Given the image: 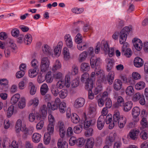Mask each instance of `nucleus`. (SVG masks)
<instances>
[{
	"mask_svg": "<svg viewBox=\"0 0 148 148\" xmlns=\"http://www.w3.org/2000/svg\"><path fill=\"white\" fill-rule=\"evenodd\" d=\"M53 76L55 79H61L63 77V75L62 73L59 72H56L53 73Z\"/></svg>",
	"mask_w": 148,
	"mask_h": 148,
	"instance_id": "obj_44",
	"label": "nucleus"
},
{
	"mask_svg": "<svg viewBox=\"0 0 148 148\" xmlns=\"http://www.w3.org/2000/svg\"><path fill=\"white\" fill-rule=\"evenodd\" d=\"M59 109L60 112L62 113L65 112L66 109V103L64 102H61L59 106Z\"/></svg>",
	"mask_w": 148,
	"mask_h": 148,
	"instance_id": "obj_48",
	"label": "nucleus"
},
{
	"mask_svg": "<svg viewBox=\"0 0 148 148\" xmlns=\"http://www.w3.org/2000/svg\"><path fill=\"white\" fill-rule=\"evenodd\" d=\"M83 24V22L82 21H78L76 22H74L73 23V26H74L75 31V32H77L79 30V28H78L75 29V27H79L81 25Z\"/></svg>",
	"mask_w": 148,
	"mask_h": 148,
	"instance_id": "obj_49",
	"label": "nucleus"
},
{
	"mask_svg": "<svg viewBox=\"0 0 148 148\" xmlns=\"http://www.w3.org/2000/svg\"><path fill=\"white\" fill-rule=\"evenodd\" d=\"M41 137L40 134L37 133H34L32 136V141L34 143H38L40 141Z\"/></svg>",
	"mask_w": 148,
	"mask_h": 148,
	"instance_id": "obj_15",
	"label": "nucleus"
},
{
	"mask_svg": "<svg viewBox=\"0 0 148 148\" xmlns=\"http://www.w3.org/2000/svg\"><path fill=\"white\" fill-rule=\"evenodd\" d=\"M29 89L31 95H34L36 91V88L32 82H30L29 84Z\"/></svg>",
	"mask_w": 148,
	"mask_h": 148,
	"instance_id": "obj_20",
	"label": "nucleus"
},
{
	"mask_svg": "<svg viewBox=\"0 0 148 148\" xmlns=\"http://www.w3.org/2000/svg\"><path fill=\"white\" fill-rule=\"evenodd\" d=\"M90 69V66L89 64L88 63H82L80 66L81 70L83 72L88 71Z\"/></svg>",
	"mask_w": 148,
	"mask_h": 148,
	"instance_id": "obj_31",
	"label": "nucleus"
},
{
	"mask_svg": "<svg viewBox=\"0 0 148 148\" xmlns=\"http://www.w3.org/2000/svg\"><path fill=\"white\" fill-rule=\"evenodd\" d=\"M40 113L42 116H45L47 114V107L46 105H43L40 108Z\"/></svg>",
	"mask_w": 148,
	"mask_h": 148,
	"instance_id": "obj_53",
	"label": "nucleus"
},
{
	"mask_svg": "<svg viewBox=\"0 0 148 148\" xmlns=\"http://www.w3.org/2000/svg\"><path fill=\"white\" fill-rule=\"evenodd\" d=\"M53 124H49L47 127V132L49 134H52L54 130V126Z\"/></svg>",
	"mask_w": 148,
	"mask_h": 148,
	"instance_id": "obj_50",
	"label": "nucleus"
},
{
	"mask_svg": "<svg viewBox=\"0 0 148 148\" xmlns=\"http://www.w3.org/2000/svg\"><path fill=\"white\" fill-rule=\"evenodd\" d=\"M139 131L138 130L133 129L131 130L128 135V136L133 140H136L138 138V137Z\"/></svg>",
	"mask_w": 148,
	"mask_h": 148,
	"instance_id": "obj_5",
	"label": "nucleus"
},
{
	"mask_svg": "<svg viewBox=\"0 0 148 148\" xmlns=\"http://www.w3.org/2000/svg\"><path fill=\"white\" fill-rule=\"evenodd\" d=\"M122 82L121 80L119 79H115L113 84V88L116 90H119L122 87Z\"/></svg>",
	"mask_w": 148,
	"mask_h": 148,
	"instance_id": "obj_12",
	"label": "nucleus"
},
{
	"mask_svg": "<svg viewBox=\"0 0 148 148\" xmlns=\"http://www.w3.org/2000/svg\"><path fill=\"white\" fill-rule=\"evenodd\" d=\"M124 100L123 98L121 96H119L117 98V101L114 106L116 107H118L122 106L124 103Z\"/></svg>",
	"mask_w": 148,
	"mask_h": 148,
	"instance_id": "obj_27",
	"label": "nucleus"
},
{
	"mask_svg": "<svg viewBox=\"0 0 148 148\" xmlns=\"http://www.w3.org/2000/svg\"><path fill=\"white\" fill-rule=\"evenodd\" d=\"M39 100L37 97H36L30 100L28 102L27 105L28 106L32 105L34 107L36 108L39 103Z\"/></svg>",
	"mask_w": 148,
	"mask_h": 148,
	"instance_id": "obj_14",
	"label": "nucleus"
},
{
	"mask_svg": "<svg viewBox=\"0 0 148 148\" xmlns=\"http://www.w3.org/2000/svg\"><path fill=\"white\" fill-rule=\"evenodd\" d=\"M51 134L49 133H47L45 134L44 137V141L45 144H48L49 143L51 140Z\"/></svg>",
	"mask_w": 148,
	"mask_h": 148,
	"instance_id": "obj_45",
	"label": "nucleus"
},
{
	"mask_svg": "<svg viewBox=\"0 0 148 148\" xmlns=\"http://www.w3.org/2000/svg\"><path fill=\"white\" fill-rule=\"evenodd\" d=\"M23 126H22V121L20 119H18L16 123L15 126L16 131V132L18 133L20 132L21 128Z\"/></svg>",
	"mask_w": 148,
	"mask_h": 148,
	"instance_id": "obj_38",
	"label": "nucleus"
},
{
	"mask_svg": "<svg viewBox=\"0 0 148 148\" xmlns=\"http://www.w3.org/2000/svg\"><path fill=\"white\" fill-rule=\"evenodd\" d=\"M127 122L126 117L123 116H121L120 119L117 122L118 126L120 128H123L125 126Z\"/></svg>",
	"mask_w": 148,
	"mask_h": 148,
	"instance_id": "obj_17",
	"label": "nucleus"
},
{
	"mask_svg": "<svg viewBox=\"0 0 148 148\" xmlns=\"http://www.w3.org/2000/svg\"><path fill=\"white\" fill-rule=\"evenodd\" d=\"M85 139L83 138H80L77 140L76 144L79 147H82L84 144Z\"/></svg>",
	"mask_w": 148,
	"mask_h": 148,
	"instance_id": "obj_52",
	"label": "nucleus"
},
{
	"mask_svg": "<svg viewBox=\"0 0 148 148\" xmlns=\"http://www.w3.org/2000/svg\"><path fill=\"white\" fill-rule=\"evenodd\" d=\"M101 48L106 53L108 51L109 48L108 42L106 41H102L101 42Z\"/></svg>",
	"mask_w": 148,
	"mask_h": 148,
	"instance_id": "obj_39",
	"label": "nucleus"
},
{
	"mask_svg": "<svg viewBox=\"0 0 148 148\" xmlns=\"http://www.w3.org/2000/svg\"><path fill=\"white\" fill-rule=\"evenodd\" d=\"M125 93L126 94L129 96H131L134 93V90L132 86H128L126 89Z\"/></svg>",
	"mask_w": 148,
	"mask_h": 148,
	"instance_id": "obj_37",
	"label": "nucleus"
},
{
	"mask_svg": "<svg viewBox=\"0 0 148 148\" xmlns=\"http://www.w3.org/2000/svg\"><path fill=\"white\" fill-rule=\"evenodd\" d=\"M57 125L59 128V133L60 137H64L65 134V130L63 122L59 121L58 122Z\"/></svg>",
	"mask_w": 148,
	"mask_h": 148,
	"instance_id": "obj_6",
	"label": "nucleus"
},
{
	"mask_svg": "<svg viewBox=\"0 0 148 148\" xmlns=\"http://www.w3.org/2000/svg\"><path fill=\"white\" fill-rule=\"evenodd\" d=\"M123 106L124 107V110L125 112H128L132 108V103L131 101H128L124 103Z\"/></svg>",
	"mask_w": 148,
	"mask_h": 148,
	"instance_id": "obj_28",
	"label": "nucleus"
},
{
	"mask_svg": "<svg viewBox=\"0 0 148 148\" xmlns=\"http://www.w3.org/2000/svg\"><path fill=\"white\" fill-rule=\"evenodd\" d=\"M134 46L138 51H140L143 47V43L141 40L136 38H134L133 40Z\"/></svg>",
	"mask_w": 148,
	"mask_h": 148,
	"instance_id": "obj_8",
	"label": "nucleus"
},
{
	"mask_svg": "<svg viewBox=\"0 0 148 148\" xmlns=\"http://www.w3.org/2000/svg\"><path fill=\"white\" fill-rule=\"evenodd\" d=\"M63 54L64 55V60H69L70 57V54L69 50L67 47H64L63 49Z\"/></svg>",
	"mask_w": 148,
	"mask_h": 148,
	"instance_id": "obj_22",
	"label": "nucleus"
},
{
	"mask_svg": "<svg viewBox=\"0 0 148 148\" xmlns=\"http://www.w3.org/2000/svg\"><path fill=\"white\" fill-rule=\"evenodd\" d=\"M19 107L22 109L25 107V100L24 98H22L18 103Z\"/></svg>",
	"mask_w": 148,
	"mask_h": 148,
	"instance_id": "obj_59",
	"label": "nucleus"
},
{
	"mask_svg": "<svg viewBox=\"0 0 148 148\" xmlns=\"http://www.w3.org/2000/svg\"><path fill=\"white\" fill-rule=\"evenodd\" d=\"M93 81L90 79H88L85 83V88L87 90H92L93 87Z\"/></svg>",
	"mask_w": 148,
	"mask_h": 148,
	"instance_id": "obj_21",
	"label": "nucleus"
},
{
	"mask_svg": "<svg viewBox=\"0 0 148 148\" xmlns=\"http://www.w3.org/2000/svg\"><path fill=\"white\" fill-rule=\"evenodd\" d=\"M49 64H45L40 63V69L41 71L42 72H45L47 69Z\"/></svg>",
	"mask_w": 148,
	"mask_h": 148,
	"instance_id": "obj_63",
	"label": "nucleus"
},
{
	"mask_svg": "<svg viewBox=\"0 0 148 148\" xmlns=\"http://www.w3.org/2000/svg\"><path fill=\"white\" fill-rule=\"evenodd\" d=\"M106 61L107 63L106 70L108 72L112 69L113 65V60L110 58H107Z\"/></svg>",
	"mask_w": 148,
	"mask_h": 148,
	"instance_id": "obj_23",
	"label": "nucleus"
},
{
	"mask_svg": "<svg viewBox=\"0 0 148 148\" xmlns=\"http://www.w3.org/2000/svg\"><path fill=\"white\" fill-rule=\"evenodd\" d=\"M59 89L55 86H53L51 88V92L52 94L54 96L57 97L59 93Z\"/></svg>",
	"mask_w": 148,
	"mask_h": 148,
	"instance_id": "obj_35",
	"label": "nucleus"
},
{
	"mask_svg": "<svg viewBox=\"0 0 148 148\" xmlns=\"http://www.w3.org/2000/svg\"><path fill=\"white\" fill-rule=\"evenodd\" d=\"M85 100L82 98H79L77 99L74 103V106L76 108L82 107L84 104Z\"/></svg>",
	"mask_w": 148,
	"mask_h": 148,
	"instance_id": "obj_13",
	"label": "nucleus"
},
{
	"mask_svg": "<svg viewBox=\"0 0 148 148\" xmlns=\"http://www.w3.org/2000/svg\"><path fill=\"white\" fill-rule=\"evenodd\" d=\"M32 41V38L31 35L29 34H27L25 36L24 41L25 43L29 44L31 43Z\"/></svg>",
	"mask_w": 148,
	"mask_h": 148,
	"instance_id": "obj_46",
	"label": "nucleus"
},
{
	"mask_svg": "<svg viewBox=\"0 0 148 148\" xmlns=\"http://www.w3.org/2000/svg\"><path fill=\"white\" fill-rule=\"evenodd\" d=\"M105 119L103 116H100L98 119L97 122V126L99 130H101L104 126Z\"/></svg>",
	"mask_w": 148,
	"mask_h": 148,
	"instance_id": "obj_11",
	"label": "nucleus"
},
{
	"mask_svg": "<svg viewBox=\"0 0 148 148\" xmlns=\"http://www.w3.org/2000/svg\"><path fill=\"white\" fill-rule=\"evenodd\" d=\"M144 64V61L140 58L137 57L134 59V64L136 67H141Z\"/></svg>",
	"mask_w": 148,
	"mask_h": 148,
	"instance_id": "obj_10",
	"label": "nucleus"
},
{
	"mask_svg": "<svg viewBox=\"0 0 148 148\" xmlns=\"http://www.w3.org/2000/svg\"><path fill=\"white\" fill-rule=\"evenodd\" d=\"M14 106H11L8 108L7 113V116L8 118L10 117L13 114L14 112Z\"/></svg>",
	"mask_w": 148,
	"mask_h": 148,
	"instance_id": "obj_56",
	"label": "nucleus"
},
{
	"mask_svg": "<svg viewBox=\"0 0 148 148\" xmlns=\"http://www.w3.org/2000/svg\"><path fill=\"white\" fill-rule=\"evenodd\" d=\"M71 119L72 122L75 124L77 123L80 121V118L79 116L76 113L72 114Z\"/></svg>",
	"mask_w": 148,
	"mask_h": 148,
	"instance_id": "obj_32",
	"label": "nucleus"
},
{
	"mask_svg": "<svg viewBox=\"0 0 148 148\" xmlns=\"http://www.w3.org/2000/svg\"><path fill=\"white\" fill-rule=\"evenodd\" d=\"M94 144V139L91 138H89L87 141L85 147L86 148H92Z\"/></svg>",
	"mask_w": 148,
	"mask_h": 148,
	"instance_id": "obj_34",
	"label": "nucleus"
},
{
	"mask_svg": "<svg viewBox=\"0 0 148 148\" xmlns=\"http://www.w3.org/2000/svg\"><path fill=\"white\" fill-rule=\"evenodd\" d=\"M114 75V73L113 71H111L108 73L107 77V81L110 85L112 84L113 83Z\"/></svg>",
	"mask_w": 148,
	"mask_h": 148,
	"instance_id": "obj_19",
	"label": "nucleus"
},
{
	"mask_svg": "<svg viewBox=\"0 0 148 148\" xmlns=\"http://www.w3.org/2000/svg\"><path fill=\"white\" fill-rule=\"evenodd\" d=\"M71 11L73 13L77 14H79L83 12L84 11V9L83 8H76L72 9Z\"/></svg>",
	"mask_w": 148,
	"mask_h": 148,
	"instance_id": "obj_51",
	"label": "nucleus"
},
{
	"mask_svg": "<svg viewBox=\"0 0 148 148\" xmlns=\"http://www.w3.org/2000/svg\"><path fill=\"white\" fill-rule=\"evenodd\" d=\"M36 69H37L34 68L29 69L28 71L29 76L30 77H36L38 74Z\"/></svg>",
	"mask_w": 148,
	"mask_h": 148,
	"instance_id": "obj_42",
	"label": "nucleus"
},
{
	"mask_svg": "<svg viewBox=\"0 0 148 148\" xmlns=\"http://www.w3.org/2000/svg\"><path fill=\"white\" fill-rule=\"evenodd\" d=\"M64 86V82L62 80H59L56 83L55 86L59 89H61L63 88Z\"/></svg>",
	"mask_w": 148,
	"mask_h": 148,
	"instance_id": "obj_60",
	"label": "nucleus"
},
{
	"mask_svg": "<svg viewBox=\"0 0 148 148\" xmlns=\"http://www.w3.org/2000/svg\"><path fill=\"white\" fill-rule=\"evenodd\" d=\"M84 119L82 124H83L84 128L86 129L88 128L90 126L94 125L96 123L95 120L88 117L86 115L85 113H84Z\"/></svg>",
	"mask_w": 148,
	"mask_h": 148,
	"instance_id": "obj_2",
	"label": "nucleus"
},
{
	"mask_svg": "<svg viewBox=\"0 0 148 148\" xmlns=\"http://www.w3.org/2000/svg\"><path fill=\"white\" fill-rule=\"evenodd\" d=\"M100 63V59L99 58H97L93 56L91 58L90 64L91 67L94 68L96 66H97Z\"/></svg>",
	"mask_w": 148,
	"mask_h": 148,
	"instance_id": "obj_9",
	"label": "nucleus"
},
{
	"mask_svg": "<svg viewBox=\"0 0 148 148\" xmlns=\"http://www.w3.org/2000/svg\"><path fill=\"white\" fill-rule=\"evenodd\" d=\"M68 92L66 89H63L59 91L58 94L59 97L61 99H65L67 96Z\"/></svg>",
	"mask_w": 148,
	"mask_h": 148,
	"instance_id": "obj_30",
	"label": "nucleus"
},
{
	"mask_svg": "<svg viewBox=\"0 0 148 148\" xmlns=\"http://www.w3.org/2000/svg\"><path fill=\"white\" fill-rule=\"evenodd\" d=\"M130 29L128 27H124L120 32L119 42L120 44H123L122 48L125 49H127L129 47V45L127 42H125L127 38V35L129 34Z\"/></svg>",
	"mask_w": 148,
	"mask_h": 148,
	"instance_id": "obj_1",
	"label": "nucleus"
},
{
	"mask_svg": "<svg viewBox=\"0 0 148 148\" xmlns=\"http://www.w3.org/2000/svg\"><path fill=\"white\" fill-rule=\"evenodd\" d=\"M61 138L59 139L57 143V145L58 148H62L64 147V145L66 144L67 146H68V143L66 140L63 138L64 137H61Z\"/></svg>",
	"mask_w": 148,
	"mask_h": 148,
	"instance_id": "obj_18",
	"label": "nucleus"
},
{
	"mask_svg": "<svg viewBox=\"0 0 148 148\" xmlns=\"http://www.w3.org/2000/svg\"><path fill=\"white\" fill-rule=\"evenodd\" d=\"M96 109L94 107V105L92 104H90L88 109V113L90 115H93L95 114Z\"/></svg>",
	"mask_w": 148,
	"mask_h": 148,
	"instance_id": "obj_55",
	"label": "nucleus"
},
{
	"mask_svg": "<svg viewBox=\"0 0 148 148\" xmlns=\"http://www.w3.org/2000/svg\"><path fill=\"white\" fill-rule=\"evenodd\" d=\"M64 85H65L66 87H69L70 85V78L68 75H66L65 78Z\"/></svg>",
	"mask_w": 148,
	"mask_h": 148,
	"instance_id": "obj_58",
	"label": "nucleus"
},
{
	"mask_svg": "<svg viewBox=\"0 0 148 148\" xmlns=\"http://www.w3.org/2000/svg\"><path fill=\"white\" fill-rule=\"evenodd\" d=\"M31 64L32 67L37 69L39 66V63L38 61L35 59H33L32 60L31 62Z\"/></svg>",
	"mask_w": 148,
	"mask_h": 148,
	"instance_id": "obj_61",
	"label": "nucleus"
},
{
	"mask_svg": "<svg viewBox=\"0 0 148 148\" xmlns=\"http://www.w3.org/2000/svg\"><path fill=\"white\" fill-rule=\"evenodd\" d=\"M20 98V95L19 94H16L14 95L11 98V102L12 104L16 103L18 101Z\"/></svg>",
	"mask_w": 148,
	"mask_h": 148,
	"instance_id": "obj_40",
	"label": "nucleus"
},
{
	"mask_svg": "<svg viewBox=\"0 0 148 148\" xmlns=\"http://www.w3.org/2000/svg\"><path fill=\"white\" fill-rule=\"evenodd\" d=\"M64 40L66 46L69 48L73 49V42L71 35L69 34L65 35L64 36Z\"/></svg>",
	"mask_w": 148,
	"mask_h": 148,
	"instance_id": "obj_4",
	"label": "nucleus"
},
{
	"mask_svg": "<svg viewBox=\"0 0 148 148\" xmlns=\"http://www.w3.org/2000/svg\"><path fill=\"white\" fill-rule=\"evenodd\" d=\"M140 108L138 107H135L132 109V114L134 118L135 119L134 121L137 122L139 121V119L137 117L140 114Z\"/></svg>",
	"mask_w": 148,
	"mask_h": 148,
	"instance_id": "obj_7",
	"label": "nucleus"
},
{
	"mask_svg": "<svg viewBox=\"0 0 148 148\" xmlns=\"http://www.w3.org/2000/svg\"><path fill=\"white\" fill-rule=\"evenodd\" d=\"M10 142L7 138H5L3 140L2 145L3 148H10Z\"/></svg>",
	"mask_w": 148,
	"mask_h": 148,
	"instance_id": "obj_43",
	"label": "nucleus"
},
{
	"mask_svg": "<svg viewBox=\"0 0 148 148\" xmlns=\"http://www.w3.org/2000/svg\"><path fill=\"white\" fill-rule=\"evenodd\" d=\"M122 53L127 58L130 57L132 55V52L131 49L130 48L125 49L124 48L122 49Z\"/></svg>",
	"mask_w": 148,
	"mask_h": 148,
	"instance_id": "obj_29",
	"label": "nucleus"
},
{
	"mask_svg": "<svg viewBox=\"0 0 148 148\" xmlns=\"http://www.w3.org/2000/svg\"><path fill=\"white\" fill-rule=\"evenodd\" d=\"M88 52L86 51H84L80 53L78 58V61L79 62H82L85 61L87 57Z\"/></svg>",
	"mask_w": 148,
	"mask_h": 148,
	"instance_id": "obj_26",
	"label": "nucleus"
},
{
	"mask_svg": "<svg viewBox=\"0 0 148 148\" xmlns=\"http://www.w3.org/2000/svg\"><path fill=\"white\" fill-rule=\"evenodd\" d=\"M49 88L46 84H43L41 86L40 91L42 95H44L49 90Z\"/></svg>",
	"mask_w": 148,
	"mask_h": 148,
	"instance_id": "obj_24",
	"label": "nucleus"
},
{
	"mask_svg": "<svg viewBox=\"0 0 148 148\" xmlns=\"http://www.w3.org/2000/svg\"><path fill=\"white\" fill-rule=\"evenodd\" d=\"M51 74V72L49 71L45 77V79L47 82L51 83L53 80V77H52Z\"/></svg>",
	"mask_w": 148,
	"mask_h": 148,
	"instance_id": "obj_41",
	"label": "nucleus"
},
{
	"mask_svg": "<svg viewBox=\"0 0 148 148\" xmlns=\"http://www.w3.org/2000/svg\"><path fill=\"white\" fill-rule=\"evenodd\" d=\"M78 44L77 47L78 49L79 50H83L86 48L87 44L86 43L82 42Z\"/></svg>",
	"mask_w": 148,
	"mask_h": 148,
	"instance_id": "obj_57",
	"label": "nucleus"
},
{
	"mask_svg": "<svg viewBox=\"0 0 148 148\" xmlns=\"http://www.w3.org/2000/svg\"><path fill=\"white\" fill-rule=\"evenodd\" d=\"M61 64L60 61L58 60H57L53 66V72L54 73L57 70H59L61 68Z\"/></svg>",
	"mask_w": 148,
	"mask_h": 148,
	"instance_id": "obj_16",
	"label": "nucleus"
},
{
	"mask_svg": "<svg viewBox=\"0 0 148 148\" xmlns=\"http://www.w3.org/2000/svg\"><path fill=\"white\" fill-rule=\"evenodd\" d=\"M121 116H120V113L119 111L117 110H116L114 111V114L113 116V119L114 121V122H117L120 119L121 117Z\"/></svg>",
	"mask_w": 148,
	"mask_h": 148,
	"instance_id": "obj_36",
	"label": "nucleus"
},
{
	"mask_svg": "<svg viewBox=\"0 0 148 148\" xmlns=\"http://www.w3.org/2000/svg\"><path fill=\"white\" fill-rule=\"evenodd\" d=\"M89 77V75L88 73H84L82 75L81 78V80L83 82H84L86 80V81L88 79H90Z\"/></svg>",
	"mask_w": 148,
	"mask_h": 148,
	"instance_id": "obj_62",
	"label": "nucleus"
},
{
	"mask_svg": "<svg viewBox=\"0 0 148 148\" xmlns=\"http://www.w3.org/2000/svg\"><path fill=\"white\" fill-rule=\"evenodd\" d=\"M115 140V133H111L106 138L105 143V145L112 146V143Z\"/></svg>",
	"mask_w": 148,
	"mask_h": 148,
	"instance_id": "obj_3",
	"label": "nucleus"
},
{
	"mask_svg": "<svg viewBox=\"0 0 148 148\" xmlns=\"http://www.w3.org/2000/svg\"><path fill=\"white\" fill-rule=\"evenodd\" d=\"M140 137L143 140H146L148 138V135L147 132L142 131L140 134Z\"/></svg>",
	"mask_w": 148,
	"mask_h": 148,
	"instance_id": "obj_64",
	"label": "nucleus"
},
{
	"mask_svg": "<svg viewBox=\"0 0 148 148\" xmlns=\"http://www.w3.org/2000/svg\"><path fill=\"white\" fill-rule=\"evenodd\" d=\"M42 50L43 53L45 55L47 56L50 55L51 50V48L47 45H45L42 47Z\"/></svg>",
	"mask_w": 148,
	"mask_h": 148,
	"instance_id": "obj_25",
	"label": "nucleus"
},
{
	"mask_svg": "<svg viewBox=\"0 0 148 148\" xmlns=\"http://www.w3.org/2000/svg\"><path fill=\"white\" fill-rule=\"evenodd\" d=\"M142 95H141L139 92H137L134 95L132 100L136 102L139 100Z\"/></svg>",
	"mask_w": 148,
	"mask_h": 148,
	"instance_id": "obj_54",
	"label": "nucleus"
},
{
	"mask_svg": "<svg viewBox=\"0 0 148 148\" xmlns=\"http://www.w3.org/2000/svg\"><path fill=\"white\" fill-rule=\"evenodd\" d=\"M102 75L99 76L98 79V81L99 82H102L104 84H106L108 82L107 81V78L105 77L104 73H103L102 74Z\"/></svg>",
	"mask_w": 148,
	"mask_h": 148,
	"instance_id": "obj_47",
	"label": "nucleus"
},
{
	"mask_svg": "<svg viewBox=\"0 0 148 148\" xmlns=\"http://www.w3.org/2000/svg\"><path fill=\"white\" fill-rule=\"evenodd\" d=\"M145 84L143 81H140L138 82L135 86V88L137 90H141L145 88Z\"/></svg>",
	"mask_w": 148,
	"mask_h": 148,
	"instance_id": "obj_33",
	"label": "nucleus"
}]
</instances>
